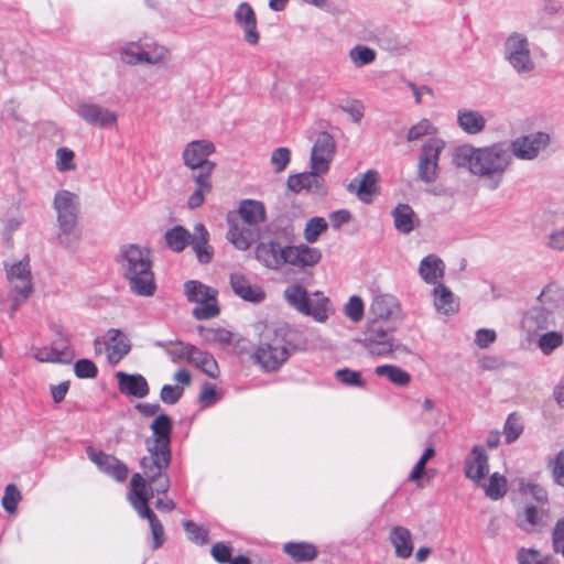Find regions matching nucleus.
I'll use <instances>...</instances> for the list:
<instances>
[{
    "mask_svg": "<svg viewBox=\"0 0 564 564\" xmlns=\"http://www.w3.org/2000/svg\"><path fill=\"white\" fill-rule=\"evenodd\" d=\"M74 371L78 378H95L97 376L96 365L88 359H79L74 366Z\"/></svg>",
    "mask_w": 564,
    "mask_h": 564,
    "instance_id": "obj_61",
    "label": "nucleus"
},
{
    "mask_svg": "<svg viewBox=\"0 0 564 564\" xmlns=\"http://www.w3.org/2000/svg\"><path fill=\"white\" fill-rule=\"evenodd\" d=\"M389 540L394 547L397 557L409 558L412 555L414 546L409 529L401 525L393 527L390 531Z\"/></svg>",
    "mask_w": 564,
    "mask_h": 564,
    "instance_id": "obj_35",
    "label": "nucleus"
},
{
    "mask_svg": "<svg viewBox=\"0 0 564 564\" xmlns=\"http://www.w3.org/2000/svg\"><path fill=\"white\" fill-rule=\"evenodd\" d=\"M523 424L514 414L509 415L505 424V437L507 443L514 442L522 433Z\"/></svg>",
    "mask_w": 564,
    "mask_h": 564,
    "instance_id": "obj_59",
    "label": "nucleus"
},
{
    "mask_svg": "<svg viewBox=\"0 0 564 564\" xmlns=\"http://www.w3.org/2000/svg\"><path fill=\"white\" fill-rule=\"evenodd\" d=\"M561 328H550L530 340L529 344L534 345L543 356L549 357L564 346V333Z\"/></svg>",
    "mask_w": 564,
    "mask_h": 564,
    "instance_id": "obj_34",
    "label": "nucleus"
},
{
    "mask_svg": "<svg viewBox=\"0 0 564 564\" xmlns=\"http://www.w3.org/2000/svg\"><path fill=\"white\" fill-rule=\"evenodd\" d=\"M131 47H133V45L128 46L123 51L126 55L124 64L127 65H158L164 62L169 56V50L149 36L143 37L142 51L133 53L130 51Z\"/></svg>",
    "mask_w": 564,
    "mask_h": 564,
    "instance_id": "obj_17",
    "label": "nucleus"
},
{
    "mask_svg": "<svg viewBox=\"0 0 564 564\" xmlns=\"http://www.w3.org/2000/svg\"><path fill=\"white\" fill-rule=\"evenodd\" d=\"M444 274L445 263L436 254H429L421 260L419 275L425 283L433 286L437 283H442Z\"/></svg>",
    "mask_w": 564,
    "mask_h": 564,
    "instance_id": "obj_32",
    "label": "nucleus"
},
{
    "mask_svg": "<svg viewBox=\"0 0 564 564\" xmlns=\"http://www.w3.org/2000/svg\"><path fill=\"white\" fill-rule=\"evenodd\" d=\"M346 315L352 322L361 321L364 316V302L359 296H351L345 306Z\"/></svg>",
    "mask_w": 564,
    "mask_h": 564,
    "instance_id": "obj_60",
    "label": "nucleus"
},
{
    "mask_svg": "<svg viewBox=\"0 0 564 564\" xmlns=\"http://www.w3.org/2000/svg\"><path fill=\"white\" fill-rule=\"evenodd\" d=\"M334 154V142L329 134L322 133L311 153V169L321 172H328Z\"/></svg>",
    "mask_w": 564,
    "mask_h": 564,
    "instance_id": "obj_23",
    "label": "nucleus"
},
{
    "mask_svg": "<svg viewBox=\"0 0 564 564\" xmlns=\"http://www.w3.org/2000/svg\"><path fill=\"white\" fill-rule=\"evenodd\" d=\"M33 357L40 362H59L68 364L72 359L66 346L55 347H34Z\"/></svg>",
    "mask_w": 564,
    "mask_h": 564,
    "instance_id": "obj_39",
    "label": "nucleus"
},
{
    "mask_svg": "<svg viewBox=\"0 0 564 564\" xmlns=\"http://www.w3.org/2000/svg\"><path fill=\"white\" fill-rule=\"evenodd\" d=\"M87 455L89 459L95 463L98 468L112 476L116 480L122 481L128 476V468L124 464H122L115 456L105 454L102 452H97L91 447L87 448Z\"/></svg>",
    "mask_w": 564,
    "mask_h": 564,
    "instance_id": "obj_26",
    "label": "nucleus"
},
{
    "mask_svg": "<svg viewBox=\"0 0 564 564\" xmlns=\"http://www.w3.org/2000/svg\"><path fill=\"white\" fill-rule=\"evenodd\" d=\"M283 551L297 562H310L317 557L316 546L308 542H289L283 545Z\"/></svg>",
    "mask_w": 564,
    "mask_h": 564,
    "instance_id": "obj_38",
    "label": "nucleus"
},
{
    "mask_svg": "<svg viewBox=\"0 0 564 564\" xmlns=\"http://www.w3.org/2000/svg\"><path fill=\"white\" fill-rule=\"evenodd\" d=\"M435 456V449L433 447H427L419 462L415 464L412 469L409 479L413 482H417L422 479L424 475H426L425 466L427 462Z\"/></svg>",
    "mask_w": 564,
    "mask_h": 564,
    "instance_id": "obj_53",
    "label": "nucleus"
},
{
    "mask_svg": "<svg viewBox=\"0 0 564 564\" xmlns=\"http://www.w3.org/2000/svg\"><path fill=\"white\" fill-rule=\"evenodd\" d=\"M259 337L253 355L257 364L265 371L279 370L294 350L290 327L286 324L265 325Z\"/></svg>",
    "mask_w": 564,
    "mask_h": 564,
    "instance_id": "obj_5",
    "label": "nucleus"
},
{
    "mask_svg": "<svg viewBox=\"0 0 564 564\" xmlns=\"http://www.w3.org/2000/svg\"><path fill=\"white\" fill-rule=\"evenodd\" d=\"M271 231L267 224V212L263 203L249 199V245L254 238H261L262 234Z\"/></svg>",
    "mask_w": 564,
    "mask_h": 564,
    "instance_id": "obj_31",
    "label": "nucleus"
},
{
    "mask_svg": "<svg viewBox=\"0 0 564 564\" xmlns=\"http://www.w3.org/2000/svg\"><path fill=\"white\" fill-rule=\"evenodd\" d=\"M327 229V223L322 217L312 218L305 227L304 238L307 242L313 243L317 241L318 237Z\"/></svg>",
    "mask_w": 564,
    "mask_h": 564,
    "instance_id": "obj_51",
    "label": "nucleus"
},
{
    "mask_svg": "<svg viewBox=\"0 0 564 564\" xmlns=\"http://www.w3.org/2000/svg\"><path fill=\"white\" fill-rule=\"evenodd\" d=\"M118 263L122 275L128 280L130 290L140 296H152L155 292L154 273L150 251L138 245L120 248Z\"/></svg>",
    "mask_w": 564,
    "mask_h": 564,
    "instance_id": "obj_4",
    "label": "nucleus"
},
{
    "mask_svg": "<svg viewBox=\"0 0 564 564\" xmlns=\"http://www.w3.org/2000/svg\"><path fill=\"white\" fill-rule=\"evenodd\" d=\"M505 57L518 73H530L535 67L528 39L517 32L506 40Z\"/></svg>",
    "mask_w": 564,
    "mask_h": 564,
    "instance_id": "obj_13",
    "label": "nucleus"
},
{
    "mask_svg": "<svg viewBox=\"0 0 564 564\" xmlns=\"http://www.w3.org/2000/svg\"><path fill=\"white\" fill-rule=\"evenodd\" d=\"M105 348L108 362L116 366L129 354L131 344L120 329L111 328L106 334Z\"/></svg>",
    "mask_w": 564,
    "mask_h": 564,
    "instance_id": "obj_21",
    "label": "nucleus"
},
{
    "mask_svg": "<svg viewBox=\"0 0 564 564\" xmlns=\"http://www.w3.org/2000/svg\"><path fill=\"white\" fill-rule=\"evenodd\" d=\"M78 197L74 193L61 189L55 194L53 206L57 214L58 242L66 249L74 250L79 242L76 228L78 217Z\"/></svg>",
    "mask_w": 564,
    "mask_h": 564,
    "instance_id": "obj_6",
    "label": "nucleus"
},
{
    "mask_svg": "<svg viewBox=\"0 0 564 564\" xmlns=\"http://www.w3.org/2000/svg\"><path fill=\"white\" fill-rule=\"evenodd\" d=\"M183 527L188 535V539L197 544L207 543V530L203 527L197 525L193 521L184 520Z\"/></svg>",
    "mask_w": 564,
    "mask_h": 564,
    "instance_id": "obj_57",
    "label": "nucleus"
},
{
    "mask_svg": "<svg viewBox=\"0 0 564 564\" xmlns=\"http://www.w3.org/2000/svg\"><path fill=\"white\" fill-rule=\"evenodd\" d=\"M184 293L189 302L196 303L197 305L208 300H215L217 296V291L215 289L196 280L185 282Z\"/></svg>",
    "mask_w": 564,
    "mask_h": 564,
    "instance_id": "obj_37",
    "label": "nucleus"
},
{
    "mask_svg": "<svg viewBox=\"0 0 564 564\" xmlns=\"http://www.w3.org/2000/svg\"><path fill=\"white\" fill-rule=\"evenodd\" d=\"M348 56L355 67L361 68L376 61L377 52L369 46L358 44L350 48Z\"/></svg>",
    "mask_w": 564,
    "mask_h": 564,
    "instance_id": "obj_44",
    "label": "nucleus"
},
{
    "mask_svg": "<svg viewBox=\"0 0 564 564\" xmlns=\"http://www.w3.org/2000/svg\"><path fill=\"white\" fill-rule=\"evenodd\" d=\"M379 174L373 170L367 171L365 174L355 177L348 185V191L357 195V197L370 204L378 194Z\"/></svg>",
    "mask_w": 564,
    "mask_h": 564,
    "instance_id": "obj_22",
    "label": "nucleus"
},
{
    "mask_svg": "<svg viewBox=\"0 0 564 564\" xmlns=\"http://www.w3.org/2000/svg\"><path fill=\"white\" fill-rule=\"evenodd\" d=\"M7 279L11 286L12 304L11 312L14 313L28 301L33 292L32 273L29 257L7 268Z\"/></svg>",
    "mask_w": 564,
    "mask_h": 564,
    "instance_id": "obj_11",
    "label": "nucleus"
},
{
    "mask_svg": "<svg viewBox=\"0 0 564 564\" xmlns=\"http://www.w3.org/2000/svg\"><path fill=\"white\" fill-rule=\"evenodd\" d=\"M215 152V145L208 140H195L186 144L182 158L188 169H197L205 163H214L208 156Z\"/></svg>",
    "mask_w": 564,
    "mask_h": 564,
    "instance_id": "obj_20",
    "label": "nucleus"
},
{
    "mask_svg": "<svg viewBox=\"0 0 564 564\" xmlns=\"http://www.w3.org/2000/svg\"><path fill=\"white\" fill-rule=\"evenodd\" d=\"M232 291L243 300H247V279L243 272H235L230 275Z\"/></svg>",
    "mask_w": 564,
    "mask_h": 564,
    "instance_id": "obj_64",
    "label": "nucleus"
},
{
    "mask_svg": "<svg viewBox=\"0 0 564 564\" xmlns=\"http://www.w3.org/2000/svg\"><path fill=\"white\" fill-rule=\"evenodd\" d=\"M208 239L209 234L203 224H196L193 234L182 226H175L165 234L167 246L176 252L192 245L200 263H208L213 258V248L208 245Z\"/></svg>",
    "mask_w": 564,
    "mask_h": 564,
    "instance_id": "obj_8",
    "label": "nucleus"
},
{
    "mask_svg": "<svg viewBox=\"0 0 564 564\" xmlns=\"http://www.w3.org/2000/svg\"><path fill=\"white\" fill-rule=\"evenodd\" d=\"M433 306L442 315H453L459 310V301L455 294L442 282L431 290Z\"/></svg>",
    "mask_w": 564,
    "mask_h": 564,
    "instance_id": "obj_29",
    "label": "nucleus"
},
{
    "mask_svg": "<svg viewBox=\"0 0 564 564\" xmlns=\"http://www.w3.org/2000/svg\"><path fill=\"white\" fill-rule=\"evenodd\" d=\"M130 486L131 489L128 494V500L141 518L149 520L152 534V549L158 550L165 542V532L162 523L148 506L149 497L145 494V485L140 474L132 476Z\"/></svg>",
    "mask_w": 564,
    "mask_h": 564,
    "instance_id": "obj_9",
    "label": "nucleus"
},
{
    "mask_svg": "<svg viewBox=\"0 0 564 564\" xmlns=\"http://www.w3.org/2000/svg\"><path fill=\"white\" fill-rule=\"evenodd\" d=\"M228 231L226 239L238 250H247V199H242L239 203V207L236 210H231L227 214Z\"/></svg>",
    "mask_w": 564,
    "mask_h": 564,
    "instance_id": "obj_18",
    "label": "nucleus"
},
{
    "mask_svg": "<svg viewBox=\"0 0 564 564\" xmlns=\"http://www.w3.org/2000/svg\"><path fill=\"white\" fill-rule=\"evenodd\" d=\"M546 468L553 482L564 488V448L546 458Z\"/></svg>",
    "mask_w": 564,
    "mask_h": 564,
    "instance_id": "obj_43",
    "label": "nucleus"
},
{
    "mask_svg": "<svg viewBox=\"0 0 564 564\" xmlns=\"http://www.w3.org/2000/svg\"><path fill=\"white\" fill-rule=\"evenodd\" d=\"M183 391L182 387L164 384L161 389L160 399L163 403L175 404L183 395Z\"/></svg>",
    "mask_w": 564,
    "mask_h": 564,
    "instance_id": "obj_62",
    "label": "nucleus"
},
{
    "mask_svg": "<svg viewBox=\"0 0 564 564\" xmlns=\"http://www.w3.org/2000/svg\"><path fill=\"white\" fill-rule=\"evenodd\" d=\"M564 326V288L551 282L543 288L538 304L523 312L521 335L529 343L550 328Z\"/></svg>",
    "mask_w": 564,
    "mask_h": 564,
    "instance_id": "obj_2",
    "label": "nucleus"
},
{
    "mask_svg": "<svg viewBox=\"0 0 564 564\" xmlns=\"http://www.w3.org/2000/svg\"><path fill=\"white\" fill-rule=\"evenodd\" d=\"M489 471L488 457L481 447H474L470 455L466 459L465 474L466 477L481 485Z\"/></svg>",
    "mask_w": 564,
    "mask_h": 564,
    "instance_id": "obj_30",
    "label": "nucleus"
},
{
    "mask_svg": "<svg viewBox=\"0 0 564 564\" xmlns=\"http://www.w3.org/2000/svg\"><path fill=\"white\" fill-rule=\"evenodd\" d=\"M256 250V258L267 268L279 269L285 264L286 247L275 241L271 231L262 234Z\"/></svg>",
    "mask_w": 564,
    "mask_h": 564,
    "instance_id": "obj_19",
    "label": "nucleus"
},
{
    "mask_svg": "<svg viewBox=\"0 0 564 564\" xmlns=\"http://www.w3.org/2000/svg\"><path fill=\"white\" fill-rule=\"evenodd\" d=\"M216 167V163H205L197 169H191L192 180L194 181L196 188L212 191L213 185L210 182V175Z\"/></svg>",
    "mask_w": 564,
    "mask_h": 564,
    "instance_id": "obj_47",
    "label": "nucleus"
},
{
    "mask_svg": "<svg viewBox=\"0 0 564 564\" xmlns=\"http://www.w3.org/2000/svg\"><path fill=\"white\" fill-rule=\"evenodd\" d=\"M154 438L147 441L149 456L141 459V465L156 471L166 468L171 462L172 422L166 414L159 415L151 424Z\"/></svg>",
    "mask_w": 564,
    "mask_h": 564,
    "instance_id": "obj_7",
    "label": "nucleus"
},
{
    "mask_svg": "<svg viewBox=\"0 0 564 564\" xmlns=\"http://www.w3.org/2000/svg\"><path fill=\"white\" fill-rule=\"evenodd\" d=\"M141 467H142V470L144 474V478L142 476H141V478L143 479L145 486H147V482H149V484L153 485L152 490L156 491L158 494L167 492V490L170 488V480L166 475H163V470L165 468H160L156 473V470L152 469L151 467L145 468L142 465H141ZM145 494L150 498L147 488H145Z\"/></svg>",
    "mask_w": 564,
    "mask_h": 564,
    "instance_id": "obj_42",
    "label": "nucleus"
},
{
    "mask_svg": "<svg viewBox=\"0 0 564 564\" xmlns=\"http://www.w3.org/2000/svg\"><path fill=\"white\" fill-rule=\"evenodd\" d=\"M193 316L198 319H210L219 315L217 296L215 300H208L199 303L192 312Z\"/></svg>",
    "mask_w": 564,
    "mask_h": 564,
    "instance_id": "obj_50",
    "label": "nucleus"
},
{
    "mask_svg": "<svg viewBox=\"0 0 564 564\" xmlns=\"http://www.w3.org/2000/svg\"><path fill=\"white\" fill-rule=\"evenodd\" d=\"M452 160L455 166L468 171L487 189L496 191L512 165V153L505 141L484 147L466 143L455 148Z\"/></svg>",
    "mask_w": 564,
    "mask_h": 564,
    "instance_id": "obj_1",
    "label": "nucleus"
},
{
    "mask_svg": "<svg viewBox=\"0 0 564 564\" xmlns=\"http://www.w3.org/2000/svg\"><path fill=\"white\" fill-rule=\"evenodd\" d=\"M286 302L304 315L312 316L316 322L324 323L329 315V300L319 292L310 295L307 291L297 284L290 285L284 291Z\"/></svg>",
    "mask_w": 564,
    "mask_h": 564,
    "instance_id": "obj_10",
    "label": "nucleus"
},
{
    "mask_svg": "<svg viewBox=\"0 0 564 564\" xmlns=\"http://www.w3.org/2000/svg\"><path fill=\"white\" fill-rule=\"evenodd\" d=\"M75 154L70 149L58 148L56 150V169L59 172L73 171L76 169Z\"/></svg>",
    "mask_w": 564,
    "mask_h": 564,
    "instance_id": "obj_56",
    "label": "nucleus"
},
{
    "mask_svg": "<svg viewBox=\"0 0 564 564\" xmlns=\"http://www.w3.org/2000/svg\"><path fill=\"white\" fill-rule=\"evenodd\" d=\"M518 564H556L552 556H544L538 550L520 549L517 554Z\"/></svg>",
    "mask_w": 564,
    "mask_h": 564,
    "instance_id": "obj_48",
    "label": "nucleus"
},
{
    "mask_svg": "<svg viewBox=\"0 0 564 564\" xmlns=\"http://www.w3.org/2000/svg\"><path fill=\"white\" fill-rule=\"evenodd\" d=\"M479 486L485 489L486 496L492 500L501 499L507 492V479L498 473L490 476L488 484L481 481Z\"/></svg>",
    "mask_w": 564,
    "mask_h": 564,
    "instance_id": "obj_45",
    "label": "nucleus"
},
{
    "mask_svg": "<svg viewBox=\"0 0 564 564\" xmlns=\"http://www.w3.org/2000/svg\"><path fill=\"white\" fill-rule=\"evenodd\" d=\"M335 378L345 386L359 387L365 386V381L361 378V373L349 368L339 369L335 372Z\"/></svg>",
    "mask_w": 564,
    "mask_h": 564,
    "instance_id": "obj_52",
    "label": "nucleus"
},
{
    "mask_svg": "<svg viewBox=\"0 0 564 564\" xmlns=\"http://www.w3.org/2000/svg\"><path fill=\"white\" fill-rule=\"evenodd\" d=\"M187 351L189 359L194 361L208 377L216 378L218 376V365L210 354L200 351L193 346H191Z\"/></svg>",
    "mask_w": 564,
    "mask_h": 564,
    "instance_id": "obj_40",
    "label": "nucleus"
},
{
    "mask_svg": "<svg viewBox=\"0 0 564 564\" xmlns=\"http://www.w3.org/2000/svg\"><path fill=\"white\" fill-rule=\"evenodd\" d=\"M392 216L394 219L395 229L403 235H408L413 231L419 224V219L415 213L406 204L398 205L393 209Z\"/></svg>",
    "mask_w": 564,
    "mask_h": 564,
    "instance_id": "obj_36",
    "label": "nucleus"
},
{
    "mask_svg": "<svg viewBox=\"0 0 564 564\" xmlns=\"http://www.w3.org/2000/svg\"><path fill=\"white\" fill-rule=\"evenodd\" d=\"M497 340V333L490 328H480L475 334V344L485 349Z\"/></svg>",
    "mask_w": 564,
    "mask_h": 564,
    "instance_id": "obj_63",
    "label": "nucleus"
},
{
    "mask_svg": "<svg viewBox=\"0 0 564 564\" xmlns=\"http://www.w3.org/2000/svg\"><path fill=\"white\" fill-rule=\"evenodd\" d=\"M21 498L19 489L12 484L8 485L1 501L3 509L9 513H14Z\"/></svg>",
    "mask_w": 564,
    "mask_h": 564,
    "instance_id": "obj_55",
    "label": "nucleus"
},
{
    "mask_svg": "<svg viewBox=\"0 0 564 564\" xmlns=\"http://www.w3.org/2000/svg\"><path fill=\"white\" fill-rule=\"evenodd\" d=\"M321 251L306 245L286 246L285 264L305 268L313 267L321 260Z\"/></svg>",
    "mask_w": 564,
    "mask_h": 564,
    "instance_id": "obj_28",
    "label": "nucleus"
},
{
    "mask_svg": "<svg viewBox=\"0 0 564 564\" xmlns=\"http://www.w3.org/2000/svg\"><path fill=\"white\" fill-rule=\"evenodd\" d=\"M220 400V391L216 388L215 384L204 383L202 387V391L198 395V402L202 408H209L216 404Z\"/></svg>",
    "mask_w": 564,
    "mask_h": 564,
    "instance_id": "obj_54",
    "label": "nucleus"
},
{
    "mask_svg": "<svg viewBox=\"0 0 564 564\" xmlns=\"http://www.w3.org/2000/svg\"><path fill=\"white\" fill-rule=\"evenodd\" d=\"M76 113L87 124L98 129H115L118 126V113L99 104L79 102L76 107Z\"/></svg>",
    "mask_w": 564,
    "mask_h": 564,
    "instance_id": "obj_16",
    "label": "nucleus"
},
{
    "mask_svg": "<svg viewBox=\"0 0 564 564\" xmlns=\"http://www.w3.org/2000/svg\"><path fill=\"white\" fill-rule=\"evenodd\" d=\"M291 160V152L288 148H278L271 154V164L275 173L283 172Z\"/></svg>",
    "mask_w": 564,
    "mask_h": 564,
    "instance_id": "obj_58",
    "label": "nucleus"
},
{
    "mask_svg": "<svg viewBox=\"0 0 564 564\" xmlns=\"http://www.w3.org/2000/svg\"><path fill=\"white\" fill-rule=\"evenodd\" d=\"M444 149L445 141L440 138H430L422 147L419 158V176L423 182H435L440 155Z\"/></svg>",
    "mask_w": 564,
    "mask_h": 564,
    "instance_id": "obj_15",
    "label": "nucleus"
},
{
    "mask_svg": "<svg viewBox=\"0 0 564 564\" xmlns=\"http://www.w3.org/2000/svg\"><path fill=\"white\" fill-rule=\"evenodd\" d=\"M375 373L380 377H387L392 383L399 386H406L410 382V375L403 369L391 366L382 365L375 369Z\"/></svg>",
    "mask_w": 564,
    "mask_h": 564,
    "instance_id": "obj_46",
    "label": "nucleus"
},
{
    "mask_svg": "<svg viewBox=\"0 0 564 564\" xmlns=\"http://www.w3.org/2000/svg\"><path fill=\"white\" fill-rule=\"evenodd\" d=\"M436 131L437 129L429 119H422L408 130L406 140L410 142L417 141L423 137L435 134Z\"/></svg>",
    "mask_w": 564,
    "mask_h": 564,
    "instance_id": "obj_49",
    "label": "nucleus"
},
{
    "mask_svg": "<svg viewBox=\"0 0 564 564\" xmlns=\"http://www.w3.org/2000/svg\"><path fill=\"white\" fill-rule=\"evenodd\" d=\"M523 501L516 508L514 522L523 532L532 534L542 531L549 522V492L531 479L520 477L513 481Z\"/></svg>",
    "mask_w": 564,
    "mask_h": 564,
    "instance_id": "obj_3",
    "label": "nucleus"
},
{
    "mask_svg": "<svg viewBox=\"0 0 564 564\" xmlns=\"http://www.w3.org/2000/svg\"><path fill=\"white\" fill-rule=\"evenodd\" d=\"M551 134L545 131H534L514 138L508 143L516 158L521 161H534L542 155L551 145Z\"/></svg>",
    "mask_w": 564,
    "mask_h": 564,
    "instance_id": "obj_12",
    "label": "nucleus"
},
{
    "mask_svg": "<svg viewBox=\"0 0 564 564\" xmlns=\"http://www.w3.org/2000/svg\"><path fill=\"white\" fill-rule=\"evenodd\" d=\"M399 304L394 296L380 294L373 297L370 305L371 321H378L381 324L388 323L390 318L398 312Z\"/></svg>",
    "mask_w": 564,
    "mask_h": 564,
    "instance_id": "obj_33",
    "label": "nucleus"
},
{
    "mask_svg": "<svg viewBox=\"0 0 564 564\" xmlns=\"http://www.w3.org/2000/svg\"><path fill=\"white\" fill-rule=\"evenodd\" d=\"M391 332L390 326H386L378 321H370L362 340L364 347L375 357L390 355L394 349Z\"/></svg>",
    "mask_w": 564,
    "mask_h": 564,
    "instance_id": "obj_14",
    "label": "nucleus"
},
{
    "mask_svg": "<svg viewBox=\"0 0 564 564\" xmlns=\"http://www.w3.org/2000/svg\"><path fill=\"white\" fill-rule=\"evenodd\" d=\"M326 172L315 171L304 172L297 175H292L288 180L289 187L294 192L306 189L314 194H325V181L323 175Z\"/></svg>",
    "mask_w": 564,
    "mask_h": 564,
    "instance_id": "obj_27",
    "label": "nucleus"
},
{
    "mask_svg": "<svg viewBox=\"0 0 564 564\" xmlns=\"http://www.w3.org/2000/svg\"><path fill=\"white\" fill-rule=\"evenodd\" d=\"M199 336L208 344L228 346L232 341V333L220 327L197 326Z\"/></svg>",
    "mask_w": 564,
    "mask_h": 564,
    "instance_id": "obj_41",
    "label": "nucleus"
},
{
    "mask_svg": "<svg viewBox=\"0 0 564 564\" xmlns=\"http://www.w3.org/2000/svg\"><path fill=\"white\" fill-rule=\"evenodd\" d=\"M456 122L463 132L476 135L486 130L488 118L482 111L464 107L457 110Z\"/></svg>",
    "mask_w": 564,
    "mask_h": 564,
    "instance_id": "obj_24",
    "label": "nucleus"
},
{
    "mask_svg": "<svg viewBox=\"0 0 564 564\" xmlns=\"http://www.w3.org/2000/svg\"><path fill=\"white\" fill-rule=\"evenodd\" d=\"M116 379L118 381V389L123 395L142 399L150 392L147 379L140 373L118 371Z\"/></svg>",
    "mask_w": 564,
    "mask_h": 564,
    "instance_id": "obj_25",
    "label": "nucleus"
}]
</instances>
